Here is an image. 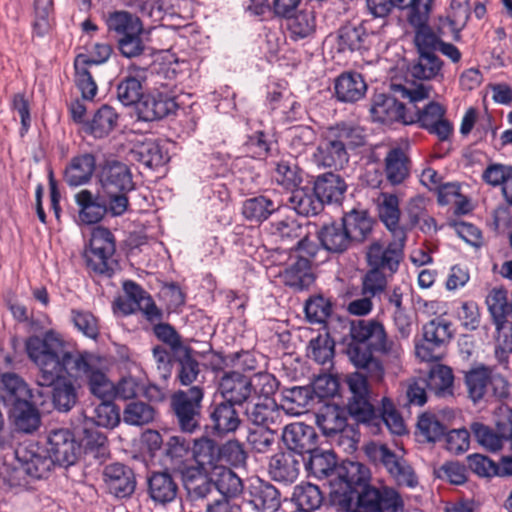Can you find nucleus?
I'll list each match as a JSON object with an SVG mask.
<instances>
[{"label":"nucleus","mask_w":512,"mask_h":512,"mask_svg":"<svg viewBox=\"0 0 512 512\" xmlns=\"http://www.w3.org/2000/svg\"><path fill=\"white\" fill-rule=\"evenodd\" d=\"M8 417L17 432L32 434L41 426V414L34 399L8 409Z\"/></svg>","instance_id":"36"},{"label":"nucleus","mask_w":512,"mask_h":512,"mask_svg":"<svg viewBox=\"0 0 512 512\" xmlns=\"http://www.w3.org/2000/svg\"><path fill=\"white\" fill-rule=\"evenodd\" d=\"M314 162L323 168L342 169L350 159L349 152L342 149L334 140L324 133L314 154Z\"/></svg>","instance_id":"34"},{"label":"nucleus","mask_w":512,"mask_h":512,"mask_svg":"<svg viewBox=\"0 0 512 512\" xmlns=\"http://www.w3.org/2000/svg\"><path fill=\"white\" fill-rule=\"evenodd\" d=\"M394 96L384 93L374 95L370 107V113L374 121L391 124L400 122L405 125L413 124L412 115H408L405 106L397 97L408 99L411 103H417L430 98L432 87L419 84L408 88L401 84L391 85Z\"/></svg>","instance_id":"4"},{"label":"nucleus","mask_w":512,"mask_h":512,"mask_svg":"<svg viewBox=\"0 0 512 512\" xmlns=\"http://www.w3.org/2000/svg\"><path fill=\"white\" fill-rule=\"evenodd\" d=\"M378 204V215L391 236H396L398 232L407 235L406 228L399 224L400 208L399 199L394 194L382 193Z\"/></svg>","instance_id":"48"},{"label":"nucleus","mask_w":512,"mask_h":512,"mask_svg":"<svg viewBox=\"0 0 512 512\" xmlns=\"http://www.w3.org/2000/svg\"><path fill=\"white\" fill-rule=\"evenodd\" d=\"M34 397L32 389L18 374L6 372L1 375L0 401L7 409L32 400Z\"/></svg>","instance_id":"28"},{"label":"nucleus","mask_w":512,"mask_h":512,"mask_svg":"<svg viewBox=\"0 0 512 512\" xmlns=\"http://www.w3.org/2000/svg\"><path fill=\"white\" fill-rule=\"evenodd\" d=\"M48 451L61 467L75 465L82 454V446L74 432L67 428L54 429L48 435Z\"/></svg>","instance_id":"17"},{"label":"nucleus","mask_w":512,"mask_h":512,"mask_svg":"<svg viewBox=\"0 0 512 512\" xmlns=\"http://www.w3.org/2000/svg\"><path fill=\"white\" fill-rule=\"evenodd\" d=\"M132 160L150 169H156L166 162V157L158 143L148 140L134 146L130 151Z\"/></svg>","instance_id":"55"},{"label":"nucleus","mask_w":512,"mask_h":512,"mask_svg":"<svg viewBox=\"0 0 512 512\" xmlns=\"http://www.w3.org/2000/svg\"><path fill=\"white\" fill-rule=\"evenodd\" d=\"M443 61L437 54H418L416 60L409 67L411 76L418 80H432L443 78Z\"/></svg>","instance_id":"53"},{"label":"nucleus","mask_w":512,"mask_h":512,"mask_svg":"<svg viewBox=\"0 0 512 512\" xmlns=\"http://www.w3.org/2000/svg\"><path fill=\"white\" fill-rule=\"evenodd\" d=\"M380 422H383L393 434L402 435L406 432L403 418L388 397L382 398L381 408H377V418L370 424L378 425Z\"/></svg>","instance_id":"61"},{"label":"nucleus","mask_w":512,"mask_h":512,"mask_svg":"<svg viewBox=\"0 0 512 512\" xmlns=\"http://www.w3.org/2000/svg\"><path fill=\"white\" fill-rule=\"evenodd\" d=\"M305 457L291 451L276 453L269 462L268 473L274 481L289 484L299 476Z\"/></svg>","instance_id":"29"},{"label":"nucleus","mask_w":512,"mask_h":512,"mask_svg":"<svg viewBox=\"0 0 512 512\" xmlns=\"http://www.w3.org/2000/svg\"><path fill=\"white\" fill-rule=\"evenodd\" d=\"M96 171V158L92 153H84L71 158L64 170V180L70 187L87 184Z\"/></svg>","instance_id":"40"},{"label":"nucleus","mask_w":512,"mask_h":512,"mask_svg":"<svg viewBox=\"0 0 512 512\" xmlns=\"http://www.w3.org/2000/svg\"><path fill=\"white\" fill-rule=\"evenodd\" d=\"M290 207L302 216H315L323 210V204L315 191L308 187L294 189L287 199Z\"/></svg>","instance_id":"47"},{"label":"nucleus","mask_w":512,"mask_h":512,"mask_svg":"<svg viewBox=\"0 0 512 512\" xmlns=\"http://www.w3.org/2000/svg\"><path fill=\"white\" fill-rule=\"evenodd\" d=\"M367 457L375 464L383 466L399 486L414 488L417 476L408 461L384 444L370 443L365 448Z\"/></svg>","instance_id":"10"},{"label":"nucleus","mask_w":512,"mask_h":512,"mask_svg":"<svg viewBox=\"0 0 512 512\" xmlns=\"http://www.w3.org/2000/svg\"><path fill=\"white\" fill-rule=\"evenodd\" d=\"M465 384L469 398L473 403L482 400H502L509 396V382L494 368L479 364L465 372Z\"/></svg>","instance_id":"7"},{"label":"nucleus","mask_w":512,"mask_h":512,"mask_svg":"<svg viewBox=\"0 0 512 512\" xmlns=\"http://www.w3.org/2000/svg\"><path fill=\"white\" fill-rule=\"evenodd\" d=\"M281 282L295 290L307 289L314 282L310 260L304 256H296V260L278 274Z\"/></svg>","instance_id":"39"},{"label":"nucleus","mask_w":512,"mask_h":512,"mask_svg":"<svg viewBox=\"0 0 512 512\" xmlns=\"http://www.w3.org/2000/svg\"><path fill=\"white\" fill-rule=\"evenodd\" d=\"M245 414L251 423L259 427H268L276 422L279 417V409L273 398H266L253 405H248Z\"/></svg>","instance_id":"52"},{"label":"nucleus","mask_w":512,"mask_h":512,"mask_svg":"<svg viewBox=\"0 0 512 512\" xmlns=\"http://www.w3.org/2000/svg\"><path fill=\"white\" fill-rule=\"evenodd\" d=\"M204 395L205 389L202 385L178 389L170 395V412L180 431L192 434L200 429Z\"/></svg>","instance_id":"6"},{"label":"nucleus","mask_w":512,"mask_h":512,"mask_svg":"<svg viewBox=\"0 0 512 512\" xmlns=\"http://www.w3.org/2000/svg\"><path fill=\"white\" fill-rule=\"evenodd\" d=\"M486 304L497 331L512 330V301L505 288H493L486 297Z\"/></svg>","instance_id":"31"},{"label":"nucleus","mask_w":512,"mask_h":512,"mask_svg":"<svg viewBox=\"0 0 512 512\" xmlns=\"http://www.w3.org/2000/svg\"><path fill=\"white\" fill-rule=\"evenodd\" d=\"M288 31L294 41L311 38L316 32V16L314 11L301 10L288 17Z\"/></svg>","instance_id":"54"},{"label":"nucleus","mask_w":512,"mask_h":512,"mask_svg":"<svg viewBox=\"0 0 512 512\" xmlns=\"http://www.w3.org/2000/svg\"><path fill=\"white\" fill-rule=\"evenodd\" d=\"M118 114L109 105H102L91 120L84 122V131L95 138L106 137L116 127Z\"/></svg>","instance_id":"49"},{"label":"nucleus","mask_w":512,"mask_h":512,"mask_svg":"<svg viewBox=\"0 0 512 512\" xmlns=\"http://www.w3.org/2000/svg\"><path fill=\"white\" fill-rule=\"evenodd\" d=\"M411 160L405 148L400 145L389 147L384 159V172L387 181L393 185L402 184L409 176Z\"/></svg>","instance_id":"33"},{"label":"nucleus","mask_w":512,"mask_h":512,"mask_svg":"<svg viewBox=\"0 0 512 512\" xmlns=\"http://www.w3.org/2000/svg\"><path fill=\"white\" fill-rule=\"evenodd\" d=\"M120 410L111 401H100L97 405L85 410V421L104 428H114L120 422Z\"/></svg>","instance_id":"50"},{"label":"nucleus","mask_w":512,"mask_h":512,"mask_svg":"<svg viewBox=\"0 0 512 512\" xmlns=\"http://www.w3.org/2000/svg\"><path fill=\"white\" fill-rule=\"evenodd\" d=\"M144 97L141 82L134 76L123 78L117 85V98L124 106L139 104Z\"/></svg>","instance_id":"64"},{"label":"nucleus","mask_w":512,"mask_h":512,"mask_svg":"<svg viewBox=\"0 0 512 512\" xmlns=\"http://www.w3.org/2000/svg\"><path fill=\"white\" fill-rule=\"evenodd\" d=\"M178 493V483L168 469L152 471L147 476V494L155 505L166 506L174 502Z\"/></svg>","instance_id":"23"},{"label":"nucleus","mask_w":512,"mask_h":512,"mask_svg":"<svg viewBox=\"0 0 512 512\" xmlns=\"http://www.w3.org/2000/svg\"><path fill=\"white\" fill-rule=\"evenodd\" d=\"M334 90L339 101L355 103L365 96L367 84L360 73L343 72L335 79Z\"/></svg>","instance_id":"38"},{"label":"nucleus","mask_w":512,"mask_h":512,"mask_svg":"<svg viewBox=\"0 0 512 512\" xmlns=\"http://www.w3.org/2000/svg\"><path fill=\"white\" fill-rule=\"evenodd\" d=\"M103 478L109 493L117 498L130 497L135 491V474L130 467L122 463L107 465L103 471Z\"/></svg>","instance_id":"26"},{"label":"nucleus","mask_w":512,"mask_h":512,"mask_svg":"<svg viewBox=\"0 0 512 512\" xmlns=\"http://www.w3.org/2000/svg\"><path fill=\"white\" fill-rule=\"evenodd\" d=\"M117 48L120 54L127 59L148 60L152 62L154 49L150 40L144 32H136L126 35L117 41Z\"/></svg>","instance_id":"42"},{"label":"nucleus","mask_w":512,"mask_h":512,"mask_svg":"<svg viewBox=\"0 0 512 512\" xmlns=\"http://www.w3.org/2000/svg\"><path fill=\"white\" fill-rule=\"evenodd\" d=\"M97 178L101 191L112 199L113 211L126 212L129 206L127 194L135 186L128 165L116 159H106L98 166Z\"/></svg>","instance_id":"5"},{"label":"nucleus","mask_w":512,"mask_h":512,"mask_svg":"<svg viewBox=\"0 0 512 512\" xmlns=\"http://www.w3.org/2000/svg\"><path fill=\"white\" fill-rule=\"evenodd\" d=\"M407 241V235L401 232L396 236H392V240L387 246L379 241L372 242L366 252L367 264L370 268H374L389 275L395 274L404 259V248Z\"/></svg>","instance_id":"12"},{"label":"nucleus","mask_w":512,"mask_h":512,"mask_svg":"<svg viewBox=\"0 0 512 512\" xmlns=\"http://www.w3.org/2000/svg\"><path fill=\"white\" fill-rule=\"evenodd\" d=\"M281 206V201L268 195L248 198L243 202L242 215L250 222L261 223L269 218Z\"/></svg>","instance_id":"45"},{"label":"nucleus","mask_w":512,"mask_h":512,"mask_svg":"<svg viewBox=\"0 0 512 512\" xmlns=\"http://www.w3.org/2000/svg\"><path fill=\"white\" fill-rule=\"evenodd\" d=\"M78 207V219L81 223L91 225L100 222L107 214L121 216L125 212H114L112 199L101 190L93 193L89 189H82L74 196Z\"/></svg>","instance_id":"15"},{"label":"nucleus","mask_w":512,"mask_h":512,"mask_svg":"<svg viewBox=\"0 0 512 512\" xmlns=\"http://www.w3.org/2000/svg\"><path fill=\"white\" fill-rule=\"evenodd\" d=\"M423 342L416 345V353L424 361H430L434 356V351L453 338L452 323L439 316L428 323L423 328Z\"/></svg>","instance_id":"18"},{"label":"nucleus","mask_w":512,"mask_h":512,"mask_svg":"<svg viewBox=\"0 0 512 512\" xmlns=\"http://www.w3.org/2000/svg\"><path fill=\"white\" fill-rule=\"evenodd\" d=\"M218 391L222 400L241 407L251 396L250 379L236 371L227 372L220 379Z\"/></svg>","instance_id":"30"},{"label":"nucleus","mask_w":512,"mask_h":512,"mask_svg":"<svg viewBox=\"0 0 512 512\" xmlns=\"http://www.w3.org/2000/svg\"><path fill=\"white\" fill-rule=\"evenodd\" d=\"M245 499L257 512H275L281 505L279 490L271 483L259 478L248 485Z\"/></svg>","instance_id":"24"},{"label":"nucleus","mask_w":512,"mask_h":512,"mask_svg":"<svg viewBox=\"0 0 512 512\" xmlns=\"http://www.w3.org/2000/svg\"><path fill=\"white\" fill-rule=\"evenodd\" d=\"M446 109L438 102L431 101L422 109H418L413 117L414 123L434 134L441 141L450 138L453 132V125L444 118Z\"/></svg>","instance_id":"21"},{"label":"nucleus","mask_w":512,"mask_h":512,"mask_svg":"<svg viewBox=\"0 0 512 512\" xmlns=\"http://www.w3.org/2000/svg\"><path fill=\"white\" fill-rule=\"evenodd\" d=\"M123 291L125 297H119L114 306L124 315L141 311L150 323L163 319V311L157 307L152 297L139 284L127 280L123 283Z\"/></svg>","instance_id":"13"},{"label":"nucleus","mask_w":512,"mask_h":512,"mask_svg":"<svg viewBox=\"0 0 512 512\" xmlns=\"http://www.w3.org/2000/svg\"><path fill=\"white\" fill-rule=\"evenodd\" d=\"M173 367L175 380L182 386H190L197 381L200 375V363L196 358V351L191 347H180L173 353Z\"/></svg>","instance_id":"35"},{"label":"nucleus","mask_w":512,"mask_h":512,"mask_svg":"<svg viewBox=\"0 0 512 512\" xmlns=\"http://www.w3.org/2000/svg\"><path fill=\"white\" fill-rule=\"evenodd\" d=\"M317 235L321 246L330 253L342 254L354 247L342 222L324 225Z\"/></svg>","instance_id":"43"},{"label":"nucleus","mask_w":512,"mask_h":512,"mask_svg":"<svg viewBox=\"0 0 512 512\" xmlns=\"http://www.w3.org/2000/svg\"><path fill=\"white\" fill-rule=\"evenodd\" d=\"M207 427L218 436L235 432L241 425L238 406L227 401H213L207 408Z\"/></svg>","instance_id":"20"},{"label":"nucleus","mask_w":512,"mask_h":512,"mask_svg":"<svg viewBox=\"0 0 512 512\" xmlns=\"http://www.w3.org/2000/svg\"><path fill=\"white\" fill-rule=\"evenodd\" d=\"M313 190L323 205L325 203H341L347 190V185L340 175L327 172L316 177Z\"/></svg>","instance_id":"41"},{"label":"nucleus","mask_w":512,"mask_h":512,"mask_svg":"<svg viewBox=\"0 0 512 512\" xmlns=\"http://www.w3.org/2000/svg\"><path fill=\"white\" fill-rule=\"evenodd\" d=\"M77 432L79 434L78 441L82 446V452H95L97 455L105 453L107 438L103 433L94 428L91 423L84 421L83 426L77 428Z\"/></svg>","instance_id":"62"},{"label":"nucleus","mask_w":512,"mask_h":512,"mask_svg":"<svg viewBox=\"0 0 512 512\" xmlns=\"http://www.w3.org/2000/svg\"><path fill=\"white\" fill-rule=\"evenodd\" d=\"M214 488L221 494V498L228 500L237 498L244 491L242 479L231 469L221 467L213 481Z\"/></svg>","instance_id":"59"},{"label":"nucleus","mask_w":512,"mask_h":512,"mask_svg":"<svg viewBox=\"0 0 512 512\" xmlns=\"http://www.w3.org/2000/svg\"><path fill=\"white\" fill-rule=\"evenodd\" d=\"M340 480L334 484L332 502L346 512H398L403 508L399 493L390 487L370 484L368 467L346 464L340 470Z\"/></svg>","instance_id":"2"},{"label":"nucleus","mask_w":512,"mask_h":512,"mask_svg":"<svg viewBox=\"0 0 512 512\" xmlns=\"http://www.w3.org/2000/svg\"><path fill=\"white\" fill-rule=\"evenodd\" d=\"M178 105L173 96L164 92L154 91L144 96L137 106L139 119L155 121L176 112Z\"/></svg>","instance_id":"25"},{"label":"nucleus","mask_w":512,"mask_h":512,"mask_svg":"<svg viewBox=\"0 0 512 512\" xmlns=\"http://www.w3.org/2000/svg\"><path fill=\"white\" fill-rule=\"evenodd\" d=\"M335 342L328 333L310 340L307 355L321 365L332 364Z\"/></svg>","instance_id":"63"},{"label":"nucleus","mask_w":512,"mask_h":512,"mask_svg":"<svg viewBox=\"0 0 512 512\" xmlns=\"http://www.w3.org/2000/svg\"><path fill=\"white\" fill-rule=\"evenodd\" d=\"M292 501L297 506L296 511L311 512L321 506L323 497L318 486L301 483L294 487Z\"/></svg>","instance_id":"57"},{"label":"nucleus","mask_w":512,"mask_h":512,"mask_svg":"<svg viewBox=\"0 0 512 512\" xmlns=\"http://www.w3.org/2000/svg\"><path fill=\"white\" fill-rule=\"evenodd\" d=\"M341 222L353 246H357L369 240L375 225L374 219L367 210L357 209H352L344 213Z\"/></svg>","instance_id":"32"},{"label":"nucleus","mask_w":512,"mask_h":512,"mask_svg":"<svg viewBox=\"0 0 512 512\" xmlns=\"http://www.w3.org/2000/svg\"><path fill=\"white\" fill-rule=\"evenodd\" d=\"M86 54H78L74 60L75 84L80 90L82 98L93 100L97 94L98 86L92 76Z\"/></svg>","instance_id":"51"},{"label":"nucleus","mask_w":512,"mask_h":512,"mask_svg":"<svg viewBox=\"0 0 512 512\" xmlns=\"http://www.w3.org/2000/svg\"><path fill=\"white\" fill-rule=\"evenodd\" d=\"M16 456L22 463L26 474L36 479L46 478L56 464L48 449H44L38 444H30L18 449Z\"/></svg>","instance_id":"22"},{"label":"nucleus","mask_w":512,"mask_h":512,"mask_svg":"<svg viewBox=\"0 0 512 512\" xmlns=\"http://www.w3.org/2000/svg\"><path fill=\"white\" fill-rule=\"evenodd\" d=\"M220 446L212 439L200 438L194 441L191 458L198 465L210 470L219 463Z\"/></svg>","instance_id":"56"},{"label":"nucleus","mask_w":512,"mask_h":512,"mask_svg":"<svg viewBox=\"0 0 512 512\" xmlns=\"http://www.w3.org/2000/svg\"><path fill=\"white\" fill-rule=\"evenodd\" d=\"M349 333L351 340L346 346L349 360L357 369L366 371L374 381H381L385 371L373 352L391 360H398L403 354L401 344L389 337L383 323L377 319L353 320Z\"/></svg>","instance_id":"3"},{"label":"nucleus","mask_w":512,"mask_h":512,"mask_svg":"<svg viewBox=\"0 0 512 512\" xmlns=\"http://www.w3.org/2000/svg\"><path fill=\"white\" fill-rule=\"evenodd\" d=\"M434 0H369L371 13L375 17H386L393 8L405 11L410 25L428 23Z\"/></svg>","instance_id":"14"},{"label":"nucleus","mask_w":512,"mask_h":512,"mask_svg":"<svg viewBox=\"0 0 512 512\" xmlns=\"http://www.w3.org/2000/svg\"><path fill=\"white\" fill-rule=\"evenodd\" d=\"M348 389L346 411L357 422L370 424L377 418V407L367 377L361 372L346 376Z\"/></svg>","instance_id":"8"},{"label":"nucleus","mask_w":512,"mask_h":512,"mask_svg":"<svg viewBox=\"0 0 512 512\" xmlns=\"http://www.w3.org/2000/svg\"><path fill=\"white\" fill-rule=\"evenodd\" d=\"M157 410L150 403L132 400L123 409V421L128 425L143 426L152 423Z\"/></svg>","instance_id":"58"},{"label":"nucleus","mask_w":512,"mask_h":512,"mask_svg":"<svg viewBox=\"0 0 512 512\" xmlns=\"http://www.w3.org/2000/svg\"><path fill=\"white\" fill-rule=\"evenodd\" d=\"M337 381L332 377L319 378L313 387L293 386L281 391L282 406L292 415H300L309 410L315 397H333L337 391Z\"/></svg>","instance_id":"9"},{"label":"nucleus","mask_w":512,"mask_h":512,"mask_svg":"<svg viewBox=\"0 0 512 512\" xmlns=\"http://www.w3.org/2000/svg\"><path fill=\"white\" fill-rule=\"evenodd\" d=\"M308 454L309 457L303 461L306 470L317 479L331 478L329 480L331 498L332 492L335 490L334 484L340 480V470L346 464L363 465L360 462L354 461H344L338 465L337 456L332 450H323L318 447H315Z\"/></svg>","instance_id":"16"},{"label":"nucleus","mask_w":512,"mask_h":512,"mask_svg":"<svg viewBox=\"0 0 512 512\" xmlns=\"http://www.w3.org/2000/svg\"><path fill=\"white\" fill-rule=\"evenodd\" d=\"M325 133L347 152L366 144L367 135L364 128L351 122H338L329 126Z\"/></svg>","instance_id":"37"},{"label":"nucleus","mask_w":512,"mask_h":512,"mask_svg":"<svg viewBox=\"0 0 512 512\" xmlns=\"http://www.w3.org/2000/svg\"><path fill=\"white\" fill-rule=\"evenodd\" d=\"M108 31L114 34L116 42L126 35L136 32H144V27L139 17L123 10L110 12L106 18Z\"/></svg>","instance_id":"46"},{"label":"nucleus","mask_w":512,"mask_h":512,"mask_svg":"<svg viewBox=\"0 0 512 512\" xmlns=\"http://www.w3.org/2000/svg\"><path fill=\"white\" fill-rule=\"evenodd\" d=\"M115 250L112 232L102 226L95 227L92 230L89 248L84 252L87 268L95 274L111 277L114 272L111 258Z\"/></svg>","instance_id":"11"},{"label":"nucleus","mask_w":512,"mask_h":512,"mask_svg":"<svg viewBox=\"0 0 512 512\" xmlns=\"http://www.w3.org/2000/svg\"><path fill=\"white\" fill-rule=\"evenodd\" d=\"M191 451L190 441L181 436H171L164 444V455L173 470L192 460Z\"/></svg>","instance_id":"60"},{"label":"nucleus","mask_w":512,"mask_h":512,"mask_svg":"<svg viewBox=\"0 0 512 512\" xmlns=\"http://www.w3.org/2000/svg\"><path fill=\"white\" fill-rule=\"evenodd\" d=\"M318 435L315 429L303 422L291 423L285 426L282 433V440L288 451L292 453L308 454L317 447Z\"/></svg>","instance_id":"27"},{"label":"nucleus","mask_w":512,"mask_h":512,"mask_svg":"<svg viewBox=\"0 0 512 512\" xmlns=\"http://www.w3.org/2000/svg\"><path fill=\"white\" fill-rule=\"evenodd\" d=\"M367 25V21H362L358 24L349 22L341 26L337 31V51L360 54L368 51L372 46L374 33L368 29Z\"/></svg>","instance_id":"19"},{"label":"nucleus","mask_w":512,"mask_h":512,"mask_svg":"<svg viewBox=\"0 0 512 512\" xmlns=\"http://www.w3.org/2000/svg\"><path fill=\"white\" fill-rule=\"evenodd\" d=\"M29 359L38 367L36 383L41 387H52V403L59 412L70 411L77 403L74 384L61 377L64 373L84 378L90 392L103 399L112 389V383L101 368V359L87 351H70L65 342L53 330L42 337L34 335L25 342Z\"/></svg>","instance_id":"1"},{"label":"nucleus","mask_w":512,"mask_h":512,"mask_svg":"<svg viewBox=\"0 0 512 512\" xmlns=\"http://www.w3.org/2000/svg\"><path fill=\"white\" fill-rule=\"evenodd\" d=\"M316 423L327 437L347 431L346 411L337 405H326L316 415Z\"/></svg>","instance_id":"44"}]
</instances>
